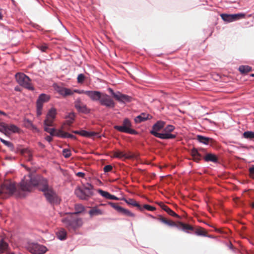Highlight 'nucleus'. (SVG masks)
Here are the masks:
<instances>
[{
    "label": "nucleus",
    "instance_id": "2eb2a0df",
    "mask_svg": "<svg viewBox=\"0 0 254 254\" xmlns=\"http://www.w3.org/2000/svg\"><path fill=\"white\" fill-rule=\"evenodd\" d=\"M56 91L63 96L71 95L73 94L72 90L69 88H64L60 86H57L55 88Z\"/></svg>",
    "mask_w": 254,
    "mask_h": 254
},
{
    "label": "nucleus",
    "instance_id": "7ed1b4c3",
    "mask_svg": "<svg viewBox=\"0 0 254 254\" xmlns=\"http://www.w3.org/2000/svg\"><path fill=\"white\" fill-rule=\"evenodd\" d=\"M165 123L162 121H158L154 124L152 127V129L150 133L155 137L158 138L166 139H173L176 137V135L169 133H158L157 131L160 130L164 126Z\"/></svg>",
    "mask_w": 254,
    "mask_h": 254
},
{
    "label": "nucleus",
    "instance_id": "b1692460",
    "mask_svg": "<svg viewBox=\"0 0 254 254\" xmlns=\"http://www.w3.org/2000/svg\"><path fill=\"white\" fill-rule=\"evenodd\" d=\"M67 233L64 229H61L57 232V236L60 240H64L66 238Z\"/></svg>",
    "mask_w": 254,
    "mask_h": 254
},
{
    "label": "nucleus",
    "instance_id": "e2e57ef3",
    "mask_svg": "<svg viewBox=\"0 0 254 254\" xmlns=\"http://www.w3.org/2000/svg\"><path fill=\"white\" fill-rule=\"evenodd\" d=\"M2 9L0 8V20L2 19L3 15L2 14Z\"/></svg>",
    "mask_w": 254,
    "mask_h": 254
},
{
    "label": "nucleus",
    "instance_id": "c756f323",
    "mask_svg": "<svg viewBox=\"0 0 254 254\" xmlns=\"http://www.w3.org/2000/svg\"><path fill=\"white\" fill-rule=\"evenodd\" d=\"M221 16L222 19L226 22H231L234 21L232 14H222Z\"/></svg>",
    "mask_w": 254,
    "mask_h": 254
},
{
    "label": "nucleus",
    "instance_id": "603ef678",
    "mask_svg": "<svg viewBox=\"0 0 254 254\" xmlns=\"http://www.w3.org/2000/svg\"><path fill=\"white\" fill-rule=\"evenodd\" d=\"M72 92H73V93H77L78 94H84L86 95V92H87V91H84L83 90H80L75 89V90H72Z\"/></svg>",
    "mask_w": 254,
    "mask_h": 254
},
{
    "label": "nucleus",
    "instance_id": "6e6552de",
    "mask_svg": "<svg viewBox=\"0 0 254 254\" xmlns=\"http://www.w3.org/2000/svg\"><path fill=\"white\" fill-rule=\"evenodd\" d=\"M15 78L17 82L21 86L30 90L34 89L31 85L30 78L25 74L21 73H17L15 75Z\"/></svg>",
    "mask_w": 254,
    "mask_h": 254
},
{
    "label": "nucleus",
    "instance_id": "052dcab7",
    "mask_svg": "<svg viewBox=\"0 0 254 254\" xmlns=\"http://www.w3.org/2000/svg\"><path fill=\"white\" fill-rule=\"evenodd\" d=\"M110 93L113 95V96L115 97V95H116L117 94V93H115L114 92V91L111 89V88H109V89Z\"/></svg>",
    "mask_w": 254,
    "mask_h": 254
},
{
    "label": "nucleus",
    "instance_id": "9d476101",
    "mask_svg": "<svg viewBox=\"0 0 254 254\" xmlns=\"http://www.w3.org/2000/svg\"><path fill=\"white\" fill-rule=\"evenodd\" d=\"M43 192L47 200L51 203L55 204L59 203L60 199L51 187H50Z\"/></svg>",
    "mask_w": 254,
    "mask_h": 254
},
{
    "label": "nucleus",
    "instance_id": "8fccbe9b",
    "mask_svg": "<svg viewBox=\"0 0 254 254\" xmlns=\"http://www.w3.org/2000/svg\"><path fill=\"white\" fill-rule=\"evenodd\" d=\"M250 176L254 179V166L249 168Z\"/></svg>",
    "mask_w": 254,
    "mask_h": 254
},
{
    "label": "nucleus",
    "instance_id": "cd10ccee",
    "mask_svg": "<svg viewBox=\"0 0 254 254\" xmlns=\"http://www.w3.org/2000/svg\"><path fill=\"white\" fill-rule=\"evenodd\" d=\"M56 109L54 108H52L48 111L46 117L55 120L56 118Z\"/></svg>",
    "mask_w": 254,
    "mask_h": 254
},
{
    "label": "nucleus",
    "instance_id": "c9c22d12",
    "mask_svg": "<svg viewBox=\"0 0 254 254\" xmlns=\"http://www.w3.org/2000/svg\"><path fill=\"white\" fill-rule=\"evenodd\" d=\"M95 133L93 132H88L83 130L80 131V135L85 137H91Z\"/></svg>",
    "mask_w": 254,
    "mask_h": 254
},
{
    "label": "nucleus",
    "instance_id": "49530a36",
    "mask_svg": "<svg viewBox=\"0 0 254 254\" xmlns=\"http://www.w3.org/2000/svg\"><path fill=\"white\" fill-rule=\"evenodd\" d=\"M75 209L77 211L73 214L81 213L84 210V207L81 205H77L75 206Z\"/></svg>",
    "mask_w": 254,
    "mask_h": 254
},
{
    "label": "nucleus",
    "instance_id": "13d9d810",
    "mask_svg": "<svg viewBox=\"0 0 254 254\" xmlns=\"http://www.w3.org/2000/svg\"><path fill=\"white\" fill-rule=\"evenodd\" d=\"M47 48V47L46 46V45H43V46H41L40 47V49L41 50V51H42V52H45L46 49Z\"/></svg>",
    "mask_w": 254,
    "mask_h": 254
},
{
    "label": "nucleus",
    "instance_id": "774afa93",
    "mask_svg": "<svg viewBox=\"0 0 254 254\" xmlns=\"http://www.w3.org/2000/svg\"><path fill=\"white\" fill-rule=\"evenodd\" d=\"M8 254H20L19 253H15L14 252H9Z\"/></svg>",
    "mask_w": 254,
    "mask_h": 254
},
{
    "label": "nucleus",
    "instance_id": "5701e85b",
    "mask_svg": "<svg viewBox=\"0 0 254 254\" xmlns=\"http://www.w3.org/2000/svg\"><path fill=\"white\" fill-rule=\"evenodd\" d=\"M177 228L179 229L182 230L186 232H188L189 231L193 230L192 227L190 225L184 224L182 222H178V226H177Z\"/></svg>",
    "mask_w": 254,
    "mask_h": 254
},
{
    "label": "nucleus",
    "instance_id": "5fc2aeb1",
    "mask_svg": "<svg viewBox=\"0 0 254 254\" xmlns=\"http://www.w3.org/2000/svg\"><path fill=\"white\" fill-rule=\"evenodd\" d=\"M158 220H159L160 222L165 224L167 219H165L164 217H162V216L160 215L158 218Z\"/></svg>",
    "mask_w": 254,
    "mask_h": 254
},
{
    "label": "nucleus",
    "instance_id": "c85d7f7f",
    "mask_svg": "<svg viewBox=\"0 0 254 254\" xmlns=\"http://www.w3.org/2000/svg\"><path fill=\"white\" fill-rule=\"evenodd\" d=\"M204 159L206 161H211L213 162H215L217 161V159L216 156L213 154H207L205 157Z\"/></svg>",
    "mask_w": 254,
    "mask_h": 254
},
{
    "label": "nucleus",
    "instance_id": "f3484780",
    "mask_svg": "<svg viewBox=\"0 0 254 254\" xmlns=\"http://www.w3.org/2000/svg\"><path fill=\"white\" fill-rule=\"evenodd\" d=\"M101 93L97 91H87L86 95L93 101H99Z\"/></svg>",
    "mask_w": 254,
    "mask_h": 254
},
{
    "label": "nucleus",
    "instance_id": "6ab92c4d",
    "mask_svg": "<svg viewBox=\"0 0 254 254\" xmlns=\"http://www.w3.org/2000/svg\"><path fill=\"white\" fill-rule=\"evenodd\" d=\"M104 214V211L99 209L98 206H95L92 207L89 211V214L91 217L101 215Z\"/></svg>",
    "mask_w": 254,
    "mask_h": 254
},
{
    "label": "nucleus",
    "instance_id": "dca6fc26",
    "mask_svg": "<svg viewBox=\"0 0 254 254\" xmlns=\"http://www.w3.org/2000/svg\"><path fill=\"white\" fill-rule=\"evenodd\" d=\"M113 157L120 159H130L133 158V155L130 153H126L124 152L117 150L113 152Z\"/></svg>",
    "mask_w": 254,
    "mask_h": 254
},
{
    "label": "nucleus",
    "instance_id": "37998d69",
    "mask_svg": "<svg viewBox=\"0 0 254 254\" xmlns=\"http://www.w3.org/2000/svg\"><path fill=\"white\" fill-rule=\"evenodd\" d=\"M109 204L111 205L113 208H114L115 210H116L118 212H120L122 210V207L118 205L117 204L113 202H109Z\"/></svg>",
    "mask_w": 254,
    "mask_h": 254
},
{
    "label": "nucleus",
    "instance_id": "4be33fe9",
    "mask_svg": "<svg viewBox=\"0 0 254 254\" xmlns=\"http://www.w3.org/2000/svg\"><path fill=\"white\" fill-rule=\"evenodd\" d=\"M149 117H150L151 118V116H150L149 114H147L145 113H142L141 115L137 116L134 119V122L136 123H139L143 122L147 119H149Z\"/></svg>",
    "mask_w": 254,
    "mask_h": 254
},
{
    "label": "nucleus",
    "instance_id": "72a5a7b5",
    "mask_svg": "<svg viewBox=\"0 0 254 254\" xmlns=\"http://www.w3.org/2000/svg\"><path fill=\"white\" fill-rule=\"evenodd\" d=\"M243 136L246 138L253 139L254 138V132L251 131H245L243 133Z\"/></svg>",
    "mask_w": 254,
    "mask_h": 254
},
{
    "label": "nucleus",
    "instance_id": "de8ad7c7",
    "mask_svg": "<svg viewBox=\"0 0 254 254\" xmlns=\"http://www.w3.org/2000/svg\"><path fill=\"white\" fill-rule=\"evenodd\" d=\"M165 224L171 227H177V226H178V223L177 224L175 223L174 222L167 220Z\"/></svg>",
    "mask_w": 254,
    "mask_h": 254
},
{
    "label": "nucleus",
    "instance_id": "f03ea898",
    "mask_svg": "<svg viewBox=\"0 0 254 254\" xmlns=\"http://www.w3.org/2000/svg\"><path fill=\"white\" fill-rule=\"evenodd\" d=\"M62 222L69 231H74L81 227L83 224L82 219L75 217L73 214L63 218Z\"/></svg>",
    "mask_w": 254,
    "mask_h": 254
},
{
    "label": "nucleus",
    "instance_id": "9b49d317",
    "mask_svg": "<svg viewBox=\"0 0 254 254\" xmlns=\"http://www.w3.org/2000/svg\"><path fill=\"white\" fill-rule=\"evenodd\" d=\"M101 105L105 106L108 108H114L115 103L113 100L106 94H101V97L99 99Z\"/></svg>",
    "mask_w": 254,
    "mask_h": 254
},
{
    "label": "nucleus",
    "instance_id": "4c0bfd02",
    "mask_svg": "<svg viewBox=\"0 0 254 254\" xmlns=\"http://www.w3.org/2000/svg\"><path fill=\"white\" fill-rule=\"evenodd\" d=\"M120 213H121L124 215L130 216V217H133L134 216V214L132 213H131L130 211H129V210L126 209H125L123 207L122 208V210H121Z\"/></svg>",
    "mask_w": 254,
    "mask_h": 254
},
{
    "label": "nucleus",
    "instance_id": "0eeeda50",
    "mask_svg": "<svg viewBox=\"0 0 254 254\" xmlns=\"http://www.w3.org/2000/svg\"><path fill=\"white\" fill-rule=\"evenodd\" d=\"M114 128L122 132L128 133L131 134H136V131L131 128V124L128 119L123 121L122 126H115Z\"/></svg>",
    "mask_w": 254,
    "mask_h": 254
},
{
    "label": "nucleus",
    "instance_id": "7c9ffc66",
    "mask_svg": "<svg viewBox=\"0 0 254 254\" xmlns=\"http://www.w3.org/2000/svg\"><path fill=\"white\" fill-rule=\"evenodd\" d=\"M49 127L50 126H44V130L49 133L51 135H56L57 130H56L54 128H50Z\"/></svg>",
    "mask_w": 254,
    "mask_h": 254
},
{
    "label": "nucleus",
    "instance_id": "1a4fd4ad",
    "mask_svg": "<svg viewBox=\"0 0 254 254\" xmlns=\"http://www.w3.org/2000/svg\"><path fill=\"white\" fill-rule=\"evenodd\" d=\"M50 99V96L45 94H41L39 95L36 102V112L38 116H40L42 113L43 104L47 102Z\"/></svg>",
    "mask_w": 254,
    "mask_h": 254
},
{
    "label": "nucleus",
    "instance_id": "680f3d73",
    "mask_svg": "<svg viewBox=\"0 0 254 254\" xmlns=\"http://www.w3.org/2000/svg\"><path fill=\"white\" fill-rule=\"evenodd\" d=\"M32 127L35 131H36L37 132H38L39 131V129L37 127H36L33 126Z\"/></svg>",
    "mask_w": 254,
    "mask_h": 254
},
{
    "label": "nucleus",
    "instance_id": "f704fd0d",
    "mask_svg": "<svg viewBox=\"0 0 254 254\" xmlns=\"http://www.w3.org/2000/svg\"><path fill=\"white\" fill-rule=\"evenodd\" d=\"M232 15L234 19V21L245 17V14L243 13L233 14Z\"/></svg>",
    "mask_w": 254,
    "mask_h": 254
},
{
    "label": "nucleus",
    "instance_id": "a878e982",
    "mask_svg": "<svg viewBox=\"0 0 254 254\" xmlns=\"http://www.w3.org/2000/svg\"><path fill=\"white\" fill-rule=\"evenodd\" d=\"M75 118V115L73 113H69V115L66 117V121L64 124V126L65 125H67L68 126H70L71 124L73 123Z\"/></svg>",
    "mask_w": 254,
    "mask_h": 254
},
{
    "label": "nucleus",
    "instance_id": "bf43d9fd",
    "mask_svg": "<svg viewBox=\"0 0 254 254\" xmlns=\"http://www.w3.org/2000/svg\"><path fill=\"white\" fill-rule=\"evenodd\" d=\"M45 139L49 142H50L52 140V137L51 136L48 135L45 137Z\"/></svg>",
    "mask_w": 254,
    "mask_h": 254
},
{
    "label": "nucleus",
    "instance_id": "473e14b6",
    "mask_svg": "<svg viewBox=\"0 0 254 254\" xmlns=\"http://www.w3.org/2000/svg\"><path fill=\"white\" fill-rule=\"evenodd\" d=\"M239 69L241 72L245 73L250 71L252 68L248 65H241L239 67Z\"/></svg>",
    "mask_w": 254,
    "mask_h": 254
},
{
    "label": "nucleus",
    "instance_id": "20e7f679",
    "mask_svg": "<svg viewBox=\"0 0 254 254\" xmlns=\"http://www.w3.org/2000/svg\"><path fill=\"white\" fill-rule=\"evenodd\" d=\"M15 190V184L8 181H6L1 186L0 189V197L4 199L12 194Z\"/></svg>",
    "mask_w": 254,
    "mask_h": 254
},
{
    "label": "nucleus",
    "instance_id": "ea45409f",
    "mask_svg": "<svg viewBox=\"0 0 254 254\" xmlns=\"http://www.w3.org/2000/svg\"><path fill=\"white\" fill-rule=\"evenodd\" d=\"M0 141L3 143L5 146L10 148L11 149H13L14 148L13 145L12 143H11L9 141H6L2 138L0 137Z\"/></svg>",
    "mask_w": 254,
    "mask_h": 254
},
{
    "label": "nucleus",
    "instance_id": "79ce46f5",
    "mask_svg": "<svg viewBox=\"0 0 254 254\" xmlns=\"http://www.w3.org/2000/svg\"><path fill=\"white\" fill-rule=\"evenodd\" d=\"M141 208L142 209L141 211L143 210L144 209L151 211L156 210V208L155 207L148 204H144L142 207L141 206Z\"/></svg>",
    "mask_w": 254,
    "mask_h": 254
},
{
    "label": "nucleus",
    "instance_id": "6e6d98bb",
    "mask_svg": "<svg viewBox=\"0 0 254 254\" xmlns=\"http://www.w3.org/2000/svg\"><path fill=\"white\" fill-rule=\"evenodd\" d=\"M76 175L78 177L84 178L85 176V174L83 172H78L76 174Z\"/></svg>",
    "mask_w": 254,
    "mask_h": 254
},
{
    "label": "nucleus",
    "instance_id": "393cba45",
    "mask_svg": "<svg viewBox=\"0 0 254 254\" xmlns=\"http://www.w3.org/2000/svg\"><path fill=\"white\" fill-rule=\"evenodd\" d=\"M20 153L22 155H24L25 157H28V161H30L32 157V154L31 151L28 148L22 149L20 150Z\"/></svg>",
    "mask_w": 254,
    "mask_h": 254
},
{
    "label": "nucleus",
    "instance_id": "3c124183",
    "mask_svg": "<svg viewBox=\"0 0 254 254\" xmlns=\"http://www.w3.org/2000/svg\"><path fill=\"white\" fill-rule=\"evenodd\" d=\"M112 166L111 165H106L104 167V171L105 172H110L112 170Z\"/></svg>",
    "mask_w": 254,
    "mask_h": 254
},
{
    "label": "nucleus",
    "instance_id": "a18cd8bd",
    "mask_svg": "<svg viewBox=\"0 0 254 254\" xmlns=\"http://www.w3.org/2000/svg\"><path fill=\"white\" fill-rule=\"evenodd\" d=\"M63 154L65 158H68L71 155V152L70 150L68 149H64L63 150Z\"/></svg>",
    "mask_w": 254,
    "mask_h": 254
},
{
    "label": "nucleus",
    "instance_id": "39448f33",
    "mask_svg": "<svg viewBox=\"0 0 254 254\" xmlns=\"http://www.w3.org/2000/svg\"><path fill=\"white\" fill-rule=\"evenodd\" d=\"M93 186L87 184V186L83 188H78L75 190V193L76 196L81 199H87L92 195V190Z\"/></svg>",
    "mask_w": 254,
    "mask_h": 254
},
{
    "label": "nucleus",
    "instance_id": "aec40b11",
    "mask_svg": "<svg viewBox=\"0 0 254 254\" xmlns=\"http://www.w3.org/2000/svg\"><path fill=\"white\" fill-rule=\"evenodd\" d=\"M8 248V244L5 240L0 237V254L5 253Z\"/></svg>",
    "mask_w": 254,
    "mask_h": 254
},
{
    "label": "nucleus",
    "instance_id": "ddd939ff",
    "mask_svg": "<svg viewBox=\"0 0 254 254\" xmlns=\"http://www.w3.org/2000/svg\"><path fill=\"white\" fill-rule=\"evenodd\" d=\"M74 107L78 112L88 114L90 112V110L87 108L86 105L82 103L80 98H77L74 101Z\"/></svg>",
    "mask_w": 254,
    "mask_h": 254
},
{
    "label": "nucleus",
    "instance_id": "338daca9",
    "mask_svg": "<svg viewBox=\"0 0 254 254\" xmlns=\"http://www.w3.org/2000/svg\"><path fill=\"white\" fill-rule=\"evenodd\" d=\"M39 145L42 147V148H44V145L41 142H39Z\"/></svg>",
    "mask_w": 254,
    "mask_h": 254
},
{
    "label": "nucleus",
    "instance_id": "bb28decb",
    "mask_svg": "<svg viewBox=\"0 0 254 254\" xmlns=\"http://www.w3.org/2000/svg\"><path fill=\"white\" fill-rule=\"evenodd\" d=\"M196 139L199 142L206 145L209 143L210 140L209 138L200 135H197Z\"/></svg>",
    "mask_w": 254,
    "mask_h": 254
},
{
    "label": "nucleus",
    "instance_id": "09e8293b",
    "mask_svg": "<svg viewBox=\"0 0 254 254\" xmlns=\"http://www.w3.org/2000/svg\"><path fill=\"white\" fill-rule=\"evenodd\" d=\"M84 79H85V76L84 75V74L81 73L78 75V77H77L78 83H83Z\"/></svg>",
    "mask_w": 254,
    "mask_h": 254
},
{
    "label": "nucleus",
    "instance_id": "4d7b16f0",
    "mask_svg": "<svg viewBox=\"0 0 254 254\" xmlns=\"http://www.w3.org/2000/svg\"><path fill=\"white\" fill-rule=\"evenodd\" d=\"M195 233L198 235H204V233L202 230H197L195 232Z\"/></svg>",
    "mask_w": 254,
    "mask_h": 254
},
{
    "label": "nucleus",
    "instance_id": "412c9836",
    "mask_svg": "<svg viewBox=\"0 0 254 254\" xmlns=\"http://www.w3.org/2000/svg\"><path fill=\"white\" fill-rule=\"evenodd\" d=\"M159 205L163 210L165 211L170 215L176 217H179V215L177 214H176L175 212L172 210L169 207H168L167 205H165L164 203L161 202L159 203Z\"/></svg>",
    "mask_w": 254,
    "mask_h": 254
},
{
    "label": "nucleus",
    "instance_id": "e433bc0d",
    "mask_svg": "<svg viewBox=\"0 0 254 254\" xmlns=\"http://www.w3.org/2000/svg\"><path fill=\"white\" fill-rule=\"evenodd\" d=\"M127 202L129 204H131L133 206L137 207L140 210H142V208H141V206L138 204L134 200L132 199H129L127 201Z\"/></svg>",
    "mask_w": 254,
    "mask_h": 254
},
{
    "label": "nucleus",
    "instance_id": "69168bd1",
    "mask_svg": "<svg viewBox=\"0 0 254 254\" xmlns=\"http://www.w3.org/2000/svg\"><path fill=\"white\" fill-rule=\"evenodd\" d=\"M72 132L75 134H80V131L75 130V131H73Z\"/></svg>",
    "mask_w": 254,
    "mask_h": 254
},
{
    "label": "nucleus",
    "instance_id": "f257e3e1",
    "mask_svg": "<svg viewBox=\"0 0 254 254\" xmlns=\"http://www.w3.org/2000/svg\"><path fill=\"white\" fill-rule=\"evenodd\" d=\"M38 186L41 191H43L50 187L48 185L47 179L40 175L33 176L28 175L24 176L18 186L20 190L23 192H30L33 187Z\"/></svg>",
    "mask_w": 254,
    "mask_h": 254
},
{
    "label": "nucleus",
    "instance_id": "423d86ee",
    "mask_svg": "<svg viewBox=\"0 0 254 254\" xmlns=\"http://www.w3.org/2000/svg\"><path fill=\"white\" fill-rule=\"evenodd\" d=\"M20 130V128L13 124H7L3 122L0 123V132L6 136H9L11 133H19Z\"/></svg>",
    "mask_w": 254,
    "mask_h": 254
},
{
    "label": "nucleus",
    "instance_id": "a211bd4d",
    "mask_svg": "<svg viewBox=\"0 0 254 254\" xmlns=\"http://www.w3.org/2000/svg\"><path fill=\"white\" fill-rule=\"evenodd\" d=\"M115 98L119 102L123 103L129 102L130 100V97L129 96L123 94L120 92H117V94L115 95Z\"/></svg>",
    "mask_w": 254,
    "mask_h": 254
},
{
    "label": "nucleus",
    "instance_id": "c03bdc74",
    "mask_svg": "<svg viewBox=\"0 0 254 254\" xmlns=\"http://www.w3.org/2000/svg\"><path fill=\"white\" fill-rule=\"evenodd\" d=\"M175 129V127L172 125H168L165 128L164 131L165 133H169L173 131Z\"/></svg>",
    "mask_w": 254,
    "mask_h": 254
},
{
    "label": "nucleus",
    "instance_id": "0e129e2a",
    "mask_svg": "<svg viewBox=\"0 0 254 254\" xmlns=\"http://www.w3.org/2000/svg\"><path fill=\"white\" fill-rule=\"evenodd\" d=\"M148 217H150L153 219H155V217L154 216H153V215H151V214H148L147 215Z\"/></svg>",
    "mask_w": 254,
    "mask_h": 254
},
{
    "label": "nucleus",
    "instance_id": "864d4df0",
    "mask_svg": "<svg viewBox=\"0 0 254 254\" xmlns=\"http://www.w3.org/2000/svg\"><path fill=\"white\" fill-rule=\"evenodd\" d=\"M109 199L111 200H119V198L116 196L115 195H112L110 193H109L108 198Z\"/></svg>",
    "mask_w": 254,
    "mask_h": 254
},
{
    "label": "nucleus",
    "instance_id": "58836bf2",
    "mask_svg": "<svg viewBox=\"0 0 254 254\" xmlns=\"http://www.w3.org/2000/svg\"><path fill=\"white\" fill-rule=\"evenodd\" d=\"M54 121V119L46 117L44 122V126H53Z\"/></svg>",
    "mask_w": 254,
    "mask_h": 254
},
{
    "label": "nucleus",
    "instance_id": "2f4dec72",
    "mask_svg": "<svg viewBox=\"0 0 254 254\" xmlns=\"http://www.w3.org/2000/svg\"><path fill=\"white\" fill-rule=\"evenodd\" d=\"M191 154L195 161L199 160L200 155L197 149L193 148L191 150Z\"/></svg>",
    "mask_w": 254,
    "mask_h": 254
},
{
    "label": "nucleus",
    "instance_id": "f8f14e48",
    "mask_svg": "<svg viewBox=\"0 0 254 254\" xmlns=\"http://www.w3.org/2000/svg\"><path fill=\"white\" fill-rule=\"evenodd\" d=\"M29 251L34 254H43L47 251V248L38 244H32L29 248Z\"/></svg>",
    "mask_w": 254,
    "mask_h": 254
},
{
    "label": "nucleus",
    "instance_id": "4468645a",
    "mask_svg": "<svg viewBox=\"0 0 254 254\" xmlns=\"http://www.w3.org/2000/svg\"><path fill=\"white\" fill-rule=\"evenodd\" d=\"M64 125H63L60 129H57L56 133V136L62 138H70L74 139L76 138L75 136L71 134L68 133L67 132H64Z\"/></svg>",
    "mask_w": 254,
    "mask_h": 254
},
{
    "label": "nucleus",
    "instance_id": "a19ab883",
    "mask_svg": "<svg viewBox=\"0 0 254 254\" xmlns=\"http://www.w3.org/2000/svg\"><path fill=\"white\" fill-rule=\"evenodd\" d=\"M97 192L103 197L108 199L109 195V193L107 191L103 190L101 189L97 190Z\"/></svg>",
    "mask_w": 254,
    "mask_h": 254
}]
</instances>
